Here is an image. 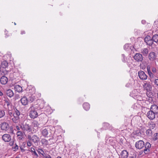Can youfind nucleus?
Instances as JSON below:
<instances>
[{
	"mask_svg": "<svg viewBox=\"0 0 158 158\" xmlns=\"http://www.w3.org/2000/svg\"><path fill=\"white\" fill-rule=\"evenodd\" d=\"M26 93L23 97L21 96V99H27V97L30 99L35 98L34 94L35 92V88L31 86H28L26 90Z\"/></svg>",
	"mask_w": 158,
	"mask_h": 158,
	"instance_id": "nucleus-1",
	"label": "nucleus"
},
{
	"mask_svg": "<svg viewBox=\"0 0 158 158\" xmlns=\"http://www.w3.org/2000/svg\"><path fill=\"white\" fill-rule=\"evenodd\" d=\"M39 110L38 106L34 105L30 107L29 109V116L31 118H35L38 116V111Z\"/></svg>",
	"mask_w": 158,
	"mask_h": 158,
	"instance_id": "nucleus-2",
	"label": "nucleus"
},
{
	"mask_svg": "<svg viewBox=\"0 0 158 158\" xmlns=\"http://www.w3.org/2000/svg\"><path fill=\"white\" fill-rule=\"evenodd\" d=\"M39 104L38 105H35L36 106H38L39 107V110L41 109L44 108L45 110L46 111L51 113L52 112V110L51 108V107L49 106L48 105H47L45 107V102L42 99H39Z\"/></svg>",
	"mask_w": 158,
	"mask_h": 158,
	"instance_id": "nucleus-3",
	"label": "nucleus"
},
{
	"mask_svg": "<svg viewBox=\"0 0 158 158\" xmlns=\"http://www.w3.org/2000/svg\"><path fill=\"white\" fill-rule=\"evenodd\" d=\"M147 71L148 73L149 76L150 78H153L154 77L153 73H156L157 70L155 67H152V72L151 71L150 66L149 65H147Z\"/></svg>",
	"mask_w": 158,
	"mask_h": 158,
	"instance_id": "nucleus-4",
	"label": "nucleus"
},
{
	"mask_svg": "<svg viewBox=\"0 0 158 158\" xmlns=\"http://www.w3.org/2000/svg\"><path fill=\"white\" fill-rule=\"evenodd\" d=\"M20 127H21L23 130L24 131L30 132L32 131L31 126L27 123H26L24 124H22V125H21Z\"/></svg>",
	"mask_w": 158,
	"mask_h": 158,
	"instance_id": "nucleus-5",
	"label": "nucleus"
},
{
	"mask_svg": "<svg viewBox=\"0 0 158 158\" xmlns=\"http://www.w3.org/2000/svg\"><path fill=\"white\" fill-rule=\"evenodd\" d=\"M157 54L155 52H151L148 54V58L149 60L151 61H153L157 59Z\"/></svg>",
	"mask_w": 158,
	"mask_h": 158,
	"instance_id": "nucleus-6",
	"label": "nucleus"
},
{
	"mask_svg": "<svg viewBox=\"0 0 158 158\" xmlns=\"http://www.w3.org/2000/svg\"><path fill=\"white\" fill-rule=\"evenodd\" d=\"M145 148L143 150V152L145 154H148L150 153V148L151 147V145L150 143L148 142L144 144Z\"/></svg>",
	"mask_w": 158,
	"mask_h": 158,
	"instance_id": "nucleus-7",
	"label": "nucleus"
},
{
	"mask_svg": "<svg viewBox=\"0 0 158 158\" xmlns=\"http://www.w3.org/2000/svg\"><path fill=\"white\" fill-rule=\"evenodd\" d=\"M133 57L134 60L137 62H142L143 60V57L140 53H136Z\"/></svg>",
	"mask_w": 158,
	"mask_h": 158,
	"instance_id": "nucleus-8",
	"label": "nucleus"
},
{
	"mask_svg": "<svg viewBox=\"0 0 158 158\" xmlns=\"http://www.w3.org/2000/svg\"><path fill=\"white\" fill-rule=\"evenodd\" d=\"M135 146L137 148L141 149L144 146V142L141 140H139L136 142Z\"/></svg>",
	"mask_w": 158,
	"mask_h": 158,
	"instance_id": "nucleus-9",
	"label": "nucleus"
},
{
	"mask_svg": "<svg viewBox=\"0 0 158 158\" xmlns=\"http://www.w3.org/2000/svg\"><path fill=\"white\" fill-rule=\"evenodd\" d=\"M144 41L146 44L149 46L152 45L154 42L152 38L149 35L146 36L144 39Z\"/></svg>",
	"mask_w": 158,
	"mask_h": 158,
	"instance_id": "nucleus-10",
	"label": "nucleus"
},
{
	"mask_svg": "<svg viewBox=\"0 0 158 158\" xmlns=\"http://www.w3.org/2000/svg\"><path fill=\"white\" fill-rule=\"evenodd\" d=\"M138 76L140 79L145 80L147 79L148 77L143 71H139L138 72Z\"/></svg>",
	"mask_w": 158,
	"mask_h": 158,
	"instance_id": "nucleus-11",
	"label": "nucleus"
},
{
	"mask_svg": "<svg viewBox=\"0 0 158 158\" xmlns=\"http://www.w3.org/2000/svg\"><path fill=\"white\" fill-rule=\"evenodd\" d=\"M143 87L144 90H146L147 91H150L152 89V86L149 83L147 82L146 81L144 82Z\"/></svg>",
	"mask_w": 158,
	"mask_h": 158,
	"instance_id": "nucleus-12",
	"label": "nucleus"
},
{
	"mask_svg": "<svg viewBox=\"0 0 158 158\" xmlns=\"http://www.w3.org/2000/svg\"><path fill=\"white\" fill-rule=\"evenodd\" d=\"M156 114L150 110L147 114V117L150 120L154 119L155 118Z\"/></svg>",
	"mask_w": 158,
	"mask_h": 158,
	"instance_id": "nucleus-13",
	"label": "nucleus"
},
{
	"mask_svg": "<svg viewBox=\"0 0 158 158\" xmlns=\"http://www.w3.org/2000/svg\"><path fill=\"white\" fill-rule=\"evenodd\" d=\"M2 140L6 142H8L11 140V136L10 135L7 134H4L2 136Z\"/></svg>",
	"mask_w": 158,
	"mask_h": 158,
	"instance_id": "nucleus-14",
	"label": "nucleus"
},
{
	"mask_svg": "<svg viewBox=\"0 0 158 158\" xmlns=\"http://www.w3.org/2000/svg\"><path fill=\"white\" fill-rule=\"evenodd\" d=\"M1 129L3 131H7L9 129V126L7 123L4 122L0 124Z\"/></svg>",
	"mask_w": 158,
	"mask_h": 158,
	"instance_id": "nucleus-15",
	"label": "nucleus"
},
{
	"mask_svg": "<svg viewBox=\"0 0 158 158\" xmlns=\"http://www.w3.org/2000/svg\"><path fill=\"white\" fill-rule=\"evenodd\" d=\"M35 145H38V143L40 141V139L37 135H34L32 136V139L31 140Z\"/></svg>",
	"mask_w": 158,
	"mask_h": 158,
	"instance_id": "nucleus-16",
	"label": "nucleus"
},
{
	"mask_svg": "<svg viewBox=\"0 0 158 158\" xmlns=\"http://www.w3.org/2000/svg\"><path fill=\"white\" fill-rule=\"evenodd\" d=\"M150 110L156 114H158V106L156 105L152 104L151 105Z\"/></svg>",
	"mask_w": 158,
	"mask_h": 158,
	"instance_id": "nucleus-17",
	"label": "nucleus"
},
{
	"mask_svg": "<svg viewBox=\"0 0 158 158\" xmlns=\"http://www.w3.org/2000/svg\"><path fill=\"white\" fill-rule=\"evenodd\" d=\"M8 81V78L6 76H3L1 77L0 79V81L2 85L6 84Z\"/></svg>",
	"mask_w": 158,
	"mask_h": 158,
	"instance_id": "nucleus-18",
	"label": "nucleus"
},
{
	"mask_svg": "<svg viewBox=\"0 0 158 158\" xmlns=\"http://www.w3.org/2000/svg\"><path fill=\"white\" fill-rule=\"evenodd\" d=\"M128 156V152L126 150H124L122 151L121 154V158H127Z\"/></svg>",
	"mask_w": 158,
	"mask_h": 158,
	"instance_id": "nucleus-19",
	"label": "nucleus"
},
{
	"mask_svg": "<svg viewBox=\"0 0 158 158\" xmlns=\"http://www.w3.org/2000/svg\"><path fill=\"white\" fill-rule=\"evenodd\" d=\"M141 53L144 56H146L148 53V50L147 48H143L141 49Z\"/></svg>",
	"mask_w": 158,
	"mask_h": 158,
	"instance_id": "nucleus-20",
	"label": "nucleus"
},
{
	"mask_svg": "<svg viewBox=\"0 0 158 158\" xmlns=\"http://www.w3.org/2000/svg\"><path fill=\"white\" fill-rule=\"evenodd\" d=\"M114 138L111 137H110L107 140V142L109 143L111 145H113L114 144L115 142Z\"/></svg>",
	"mask_w": 158,
	"mask_h": 158,
	"instance_id": "nucleus-21",
	"label": "nucleus"
},
{
	"mask_svg": "<svg viewBox=\"0 0 158 158\" xmlns=\"http://www.w3.org/2000/svg\"><path fill=\"white\" fill-rule=\"evenodd\" d=\"M41 133L42 135L44 137H47L48 134V131L46 128L42 129L41 131Z\"/></svg>",
	"mask_w": 158,
	"mask_h": 158,
	"instance_id": "nucleus-22",
	"label": "nucleus"
},
{
	"mask_svg": "<svg viewBox=\"0 0 158 158\" xmlns=\"http://www.w3.org/2000/svg\"><path fill=\"white\" fill-rule=\"evenodd\" d=\"M30 152H31L32 155L35 156L36 158H38L39 156L37 153L34 148H31V149Z\"/></svg>",
	"mask_w": 158,
	"mask_h": 158,
	"instance_id": "nucleus-23",
	"label": "nucleus"
},
{
	"mask_svg": "<svg viewBox=\"0 0 158 158\" xmlns=\"http://www.w3.org/2000/svg\"><path fill=\"white\" fill-rule=\"evenodd\" d=\"M129 48L132 51H133V50L134 49V47L131 46L130 47H129V44H126L124 46L123 48L125 50H127V49H129Z\"/></svg>",
	"mask_w": 158,
	"mask_h": 158,
	"instance_id": "nucleus-24",
	"label": "nucleus"
},
{
	"mask_svg": "<svg viewBox=\"0 0 158 158\" xmlns=\"http://www.w3.org/2000/svg\"><path fill=\"white\" fill-rule=\"evenodd\" d=\"M83 106L84 109L87 111L89 110L90 108V105L87 102H85L83 105Z\"/></svg>",
	"mask_w": 158,
	"mask_h": 158,
	"instance_id": "nucleus-25",
	"label": "nucleus"
},
{
	"mask_svg": "<svg viewBox=\"0 0 158 158\" xmlns=\"http://www.w3.org/2000/svg\"><path fill=\"white\" fill-rule=\"evenodd\" d=\"M14 89L15 91L18 92H20L22 90V87L19 85H16L14 87Z\"/></svg>",
	"mask_w": 158,
	"mask_h": 158,
	"instance_id": "nucleus-26",
	"label": "nucleus"
},
{
	"mask_svg": "<svg viewBox=\"0 0 158 158\" xmlns=\"http://www.w3.org/2000/svg\"><path fill=\"white\" fill-rule=\"evenodd\" d=\"M6 94L10 98H11L13 96L14 93L11 89H8L6 91Z\"/></svg>",
	"mask_w": 158,
	"mask_h": 158,
	"instance_id": "nucleus-27",
	"label": "nucleus"
},
{
	"mask_svg": "<svg viewBox=\"0 0 158 158\" xmlns=\"http://www.w3.org/2000/svg\"><path fill=\"white\" fill-rule=\"evenodd\" d=\"M8 66V63L7 61L3 60V61H2L1 64V66L3 68H6Z\"/></svg>",
	"mask_w": 158,
	"mask_h": 158,
	"instance_id": "nucleus-28",
	"label": "nucleus"
},
{
	"mask_svg": "<svg viewBox=\"0 0 158 158\" xmlns=\"http://www.w3.org/2000/svg\"><path fill=\"white\" fill-rule=\"evenodd\" d=\"M111 127L108 123H105L103 124V128L105 130L111 129Z\"/></svg>",
	"mask_w": 158,
	"mask_h": 158,
	"instance_id": "nucleus-29",
	"label": "nucleus"
},
{
	"mask_svg": "<svg viewBox=\"0 0 158 158\" xmlns=\"http://www.w3.org/2000/svg\"><path fill=\"white\" fill-rule=\"evenodd\" d=\"M152 38L154 42L156 43L158 42V34H156L154 35L153 36Z\"/></svg>",
	"mask_w": 158,
	"mask_h": 158,
	"instance_id": "nucleus-30",
	"label": "nucleus"
},
{
	"mask_svg": "<svg viewBox=\"0 0 158 158\" xmlns=\"http://www.w3.org/2000/svg\"><path fill=\"white\" fill-rule=\"evenodd\" d=\"M20 101L23 105H26L28 104V99H20Z\"/></svg>",
	"mask_w": 158,
	"mask_h": 158,
	"instance_id": "nucleus-31",
	"label": "nucleus"
},
{
	"mask_svg": "<svg viewBox=\"0 0 158 158\" xmlns=\"http://www.w3.org/2000/svg\"><path fill=\"white\" fill-rule=\"evenodd\" d=\"M10 119H12L13 122L15 123H18L19 119L17 117H13L12 118H11Z\"/></svg>",
	"mask_w": 158,
	"mask_h": 158,
	"instance_id": "nucleus-32",
	"label": "nucleus"
},
{
	"mask_svg": "<svg viewBox=\"0 0 158 158\" xmlns=\"http://www.w3.org/2000/svg\"><path fill=\"white\" fill-rule=\"evenodd\" d=\"M32 125L34 127H37L39 125V124L37 121H34L32 123Z\"/></svg>",
	"mask_w": 158,
	"mask_h": 158,
	"instance_id": "nucleus-33",
	"label": "nucleus"
},
{
	"mask_svg": "<svg viewBox=\"0 0 158 158\" xmlns=\"http://www.w3.org/2000/svg\"><path fill=\"white\" fill-rule=\"evenodd\" d=\"M5 115L4 110L0 109V118L3 117Z\"/></svg>",
	"mask_w": 158,
	"mask_h": 158,
	"instance_id": "nucleus-34",
	"label": "nucleus"
},
{
	"mask_svg": "<svg viewBox=\"0 0 158 158\" xmlns=\"http://www.w3.org/2000/svg\"><path fill=\"white\" fill-rule=\"evenodd\" d=\"M149 129H153L156 126V124L153 122H152L149 125Z\"/></svg>",
	"mask_w": 158,
	"mask_h": 158,
	"instance_id": "nucleus-35",
	"label": "nucleus"
},
{
	"mask_svg": "<svg viewBox=\"0 0 158 158\" xmlns=\"http://www.w3.org/2000/svg\"><path fill=\"white\" fill-rule=\"evenodd\" d=\"M146 95L149 98H152L153 95L152 94V92L150 91H147L146 93Z\"/></svg>",
	"mask_w": 158,
	"mask_h": 158,
	"instance_id": "nucleus-36",
	"label": "nucleus"
},
{
	"mask_svg": "<svg viewBox=\"0 0 158 158\" xmlns=\"http://www.w3.org/2000/svg\"><path fill=\"white\" fill-rule=\"evenodd\" d=\"M158 139V133H155L154 134L152 139L154 141H156Z\"/></svg>",
	"mask_w": 158,
	"mask_h": 158,
	"instance_id": "nucleus-37",
	"label": "nucleus"
},
{
	"mask_svg": "<svg viewBox=\"0 0 158 158\" xmlns=\"http://www.w3.org/2000/svg\"><path fill=\"white\" fill-rule=\"evenodd\" d=\"M14 109L15 111V112L14 113L15 114H16L17 116H19L20 115L19 111L16 108H14Z\"/></svg>",
	"mask_w": 158,
	"mask_h": 158,
	"instance_id": "nucleus-38",
	"label": "nucleus"
},
{
	"mask_svg": "<svg viewBox=\"0 0 158 158\" xmlns=\"http://www.w3.org/2000/svg\"><path fill=\"white\" fill-rule=\"evenodd\" d=\"M152 131L151 129H148L146 131V134L147 135H150L152 134Z\"/></svg>",
	"mask_w": 158,
	"mask_h": 158,
	"instance_id": "nucleus-39",
	"label": "nucleus"
},
{
	"mask_svg": "<svg viewBox=\"0 0 158 158\" xmlns=\"http://www.w3.org/2000/svg\"><path fill=\"white\" fill-rule=\"evenodd\" d=\"M12 149H14L15 151H17L19 149L18 146L15 143V146H14L12 147Z\"/></svg>",
	"mask_w": 158,
	"mask_h": 158,
	"instance_id": "nucleus-40",
	"label": "nucleus"
},
{
	"mask_svg": "<svg viewBox=\"0 0 158 158\" xmlns=\"http://www.w3.org/2000/svg\"><path fill=\"white\" fill-rule=\"evenodd\" d=\"M8 114L10 116V118H12L13 116V114L14 113H13L11 110H8Z\"/></svg>",
	"mask_w": 158,
	"mask_h": 158,
	"instance_id": "nucleus-41",
	"label": "nucleus"
},
{
	"mask_svg": "<svg viewBox=\"0 0 158 158\" xmlns=\"http://www.w3.org/2000/svg\"><path fill=\"white\" fill-rule=\"evenodd\" d=\"M41 143L42 144L46 145L47 143V141L45 139H42L41 140Z\"/></svg>",
	"mask_w": 158,
	"mask_h": 158,
	"instance_id": "nucleus-42",
	"label": "nucleus"
},
{
	"mask_svg": "<svg viewBox=\"0 0 158 158\" xmlns=\"http://www.w3.org/2000/svg\"><path fill=\"white\" fill-rule=\"evenodd\" d=\"M37 151L39 154H40L42 153H43L44 152V151L41 148H38V150H37Z\"/></svg>",
	"mask_w": 158,
	"mask_h": 158,
	"instance_id": "nucleus-43",
	"label": "nucleus"
},
{
	"mask_svg": "<svg viewBox=\"0 0 158 158\" xmlns=\"http://www.w3.org/2000/svg\"><path fill=\"white\" fill-rule=\"evenodd\" d=\"M9 99H8L7 100V99L4 100L5 102V105H6L7 106H8L10 105V103L9 102L8 100Z\"/></svg>",
	"mask_w": 158,
	"mask_h": 158,
	"instance_id": "nucleus-44",
	"label": "nucleus"
},
{
	"mask_svg": "<svg viewBox=\"0 0 158 158\" xmlns=\"http://www.w3.org/2000/svg\"><path fill=\"white\" fill-rule=\"evenodd\" d=\"M122 56L123 57V59H122L123 62H125L127 60V58L125 57V56L124 54H122Z\"/></svg>",
	"mask_w": 158,
	"mask_h": 158,
	"instance_id": "nucleus-45",
	"label": "nucleus"
},
{
	"mask_svg": "<svg viewBox=\"0 0 158 158\" xmlns=\"http://www.w3.org/2000/svg\"><path fill=\"white\" fill-rule=\"evenodd\" d=\"M16 134H17V136H18L19 135H23V133L22 131H18L17 132Z\"/></svg>",
	"mask_w": 158,
	"mask_h": 158,
	"instance_id": "nucleus-46",
	"label": "nucleus"
},
{
	"mask_svg": "<svg viewBox=\"0 0 158 158\" xmlns=\"http://www.w3.org/2000/svg\"><path fill=\"white\" fill-rule=\"evenodd\" d=\"M18 138L19 139V140H22L23 139V135H19L17 136Z\"/></svg>",
	"mask_w": 158,
	"mask_h": 158,
	"instance_id": "nucleus-47",
	"label": "nucleus"
},
{
	"mask_svg": "<svg viewBox=\"0 0 158 158\" xmlns=\"http://www.w3.org/2000/svg\"><path fill=\"white\" fill-rule=\"evenodd\" d=\"M27 138L29 140V141H31L32 139V137L30 135H27Z\"/></svg>",
	"mask_w": 158,
	"mask_h": 158,
	"instance_id": "nucleus-48",
	"label": "nucleus"
},
{
	"mask_svg": "<svg viewBox=\"0 0 158 158\" xmlns=\"http://www.w3.org/2000/svg\"><path fill=\"white\" fill-rule=\"evenodd\" d=\"M9 144L10 146H13L14 144V141L13 140L12 141H10L9 143Z\"/></svg>",
	"mask_w": 158,
	"mask_h": 158,
	"instance_id": "nucleus-49",
	"label": "nucleus"
},
{
	"mask_svg": "<svg viewBox=\"0 0 158 158\" xmlns=\"http://www.w3.org/2000/svg\"><path fill=\"white\" fill-rule=\"evenodd\" d=\"M27 146L28 147H30L32 145L31 142L29 140L27 142Z\"/></svg>",
	"mask_w": 158,
	"mask_h": 158,
	"instance_id": "nucleus-50",
	"label": "nucleus"
},
{
	"mask_svg": "<svg viewBox=\"0 0 158 158\" xmlns=\"http://www.w3.org/2000/svg\"><path fill=\"white\" fill-rule=\"evenodd\" d=\"M154 83L156 85L158 86V79H155Z\"/></svg>",
	"mask_w": 158,
	"mask_h": 158,
	"instance_id": "nucleus-51",
	"label": "nucleus"
},
{
	"mask_svg": "<svg viewBox=\"0 0 158 158\" xmlns=\"http://www.w3.org/2000/svg\"><path fill=\"white\" fill-rule=\"evenodd\" d=\"M41 96V94L40 93H37L36 95V98H39Z\"/></svg>",
	"mask_w": 158,
	"mask_h": 158,
	"instance_id": "nucleus-52",
	"label": "nucleus"
},
{
	"mask_svg": "<svg viewBox=\"0 0 158 158\" xmlns=\"http://www.w3.org/2000/svg\"><path fill=\"white\" fill-rule=\"evenodd\" d=\"M20 148L22 152H24L25 151V150L23 148L22 146H20Z\"/></svg>",
	"mask_w": 158,
	"mask_h": 158,
	"instance_id": "nucleus-53",
	"label": "nucleus"
},
{
	"mask_svg": "<svg viewBox=\"0 0 158 158\" xmlns=\"http://www.w3.org/2000/svg\"><path fill=\"white\" fill-rule=\"evenodd\" d=\"M146 21L145 20H143L141 21L142 23L143 24H145V23H146Z\"/></svg>",
	"mask_w": 158,
	"mask_h": 158,
	"instance_id": "nucleus-54",
	"label": "nucleus"
},
{
	"mask_svg": "<svg viewBox=\"0 0 158 158\" xmlns=\"http://www.w3.org/2000/svg\"><path fill=\"white\" fill-rule=\"evenodd\" d=\"M13 117H17L18 118H19V116H18L17 115H16V114H15L14 113L13 114Z\"/></svg>",
	"mask_w": 158,
	"mask_h": 158,
	"instance_id": "nucleus-55",
	"label": "nucleus"
},
{
	"mask_svg": "<svg viewBox=\"0 0 158 158\" xmlns=\"http://www.w3.org/2000/svg\"><path fill=\"white\" fill-rule=\"evenodd\" d=\"M40 154L41 155L44 157L45 158V157L47 156H46L45 155H44V152L43 153H42Z\"/></svg>",
	"mask_w": 158,
	"mask_h": 158,
	"instance_id": "nucleus-56",
	"label": "nucleus"
},
{
	"mask_svg": "<svg viewBox=\"0 0 158 158\" xmlns=\"http://www.w3.org/2000/svg\"><path fill=\"white\" fill-rule=\"evenodd\" d=\"M19 95L18 94H16L15 95V99H18L19 98Z\"/></svg>",
	"mask_w": 158,
	"mask_h": 158,
	"instance_id": "nucleus-57",
	"label": "nucleus"
},
{
	"mask_svg": "<svg viewBox=\"0 0 158 158\" xmlns=\"http://www.w3.org/2000/svg\"><path fill=\"white\" fill-rule=\"evenodd\" d=\"M45 158H51V157L49 155H48L47 156L45 157Z\"/></svg>",
	"mask_w": 158,
	"mask_h": 158,
	"instance_id": "nucleus-58",
	"label": "nucleus"
},
{
	"mask_svg": "<svg viewBox=\"0 0 158 158\" xmlns=\"http://www.w3.org/2000/svg\"><path fill=\"white\" fill-rule=\"evenodd\" d=\"M143 151H140L139 153V155H141L143 153Z\"/></svg>",
	"mask_w": 158,
	"mask_h": 158,
	"instance_id": "nucleus-59",
	"label": "nucleus"
},
{
	"mask_svg": "<svg viewBox=\"0 0 158 158\" xmlns=\"http://www.w3.org/2000/svg\"><path fill=\"white\" fill-rule=\"evenodd\" d=\"M25 31H21V34H25Z\"/></svg>",
	"mask_w": 158,
	"mask_h": 158,
	"instance_id": "nucleus-60",
	"label": "nucleus"
},
{
	"mask_svg": "<svg viewBox=\"0 0 158 158\" xmlns=\"http://www.w3.org/2000/svg\"><path fill=\"white\" fill-rule=\"evenodd\" d=\"M16 128L17 129V130L18 131L20 130L19 128V127L18 126H16Z\"/></svg>",
	"mask_w": 158,
	"mask_h": 158,
	"instance_id": "nucleus-61",
	"label": "nucleus"
},
{
	"mask_svg": "<svg viewBox=\"0 0 158 158\" xmlns=\"http://www.w3.org/2000/svg\"><path fill=\"white\" fill-rule=\"evenodd\" d=\"M3 95V94L0 91V96H2Z\"/></svg>",
	"mask_w": 158,
	"mask_h": 158,
	"instance_id": "nucleus-62",
	"label": "nucleus"
},
{
	"mask_svg": "<svg viewBox=\"0 0 158 158\" xmlns=\"http://www.w3.org/2000/svg\"><path fill=\"white\" fill-rule=\"evenodd\" d=\"M131 64H132V63L129 64L128 62L127 63V64L128 66L129 67H130L131 66Z\"/></svg>",
	"mask_w": 158,
	"mask_h": 158,
	"instance_id": "nucleus-63",
	"label": "nucleus"
},
{
	"mask_svg": "<svg viewBox=\"0 0 158 158\" xmlns=\"http://www.w3.org/2000/svg\"><path fill=\"white\" fill-rule=\"evenodd\" d=\"M129 158H135L134 156H129Z\"/></svg>",
	"mask_w": 158,
	"mask_h": 158,
	"instance_id": "nucleus-64",
	"label": "nucleus"
}]
</instances>
